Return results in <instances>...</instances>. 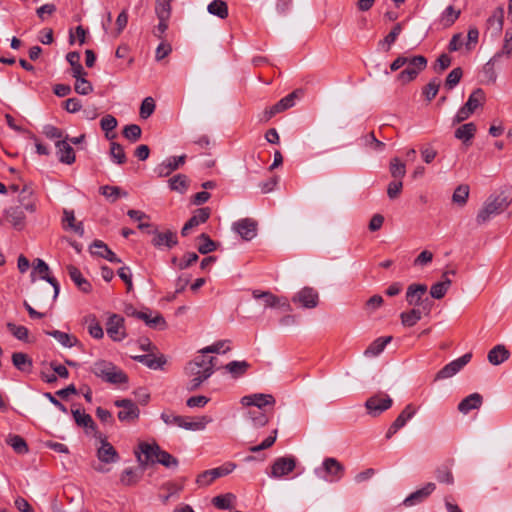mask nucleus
Segmentation results:
<instances>
[{
    "instance_id": "nucleus-1",
    "label": "nucleus",
    "mask_w": 512,
    "mask_h": 512,
    "mask_svg": "<svg viewBox=\"0 0 512 512\" xmlns=\"http://www.w3.org/2000/svg\"><path fill=\"white\" fill-rule=\"evenodd\" d=\"M215 357L197 356L187 363L184 373L190 378L187 383L188 391L197 390L214 373Z\"/></svg>"
},
{
    "instance_id": "nucleus-2",
    "label": "nucleus",
    "mask_w": 512,
    "mask_h": 512,
    "mask_svg": "<svg viewBox=\"0 0 512 512\" xmlns=\"http://www.w3.org/2000/svg\"><path fill=\"white\" fill-rule=\"evenodd\" d=\"M510 203L511 199L505 194V192H501L497 195H490L477 214V224L483 225L487 223L494 216L504 212Z\"/></svg>"
},
{
    "instance_id": "nucleus-3",
    "label": "nucleus",
    "mask_w": 512,
    "mask_h": 512,
    "mask_svg": "<svg viewBox=\"0 0 512 512\" xmlns=\"http://www.w3.org/2000/svg\"><path fill=\"white\" fill-rule=\"evenodd\" d=\"M427 289L425 284H411L406 291L407 303L415 308H421L426 316L430 314L433 307V301L425 297Z\"/></svg>"
},
{
    "instance_id": "nucleus-4",
    "label": "nucleus",
    "mask_w": 512,
    "mask_h": 512,
    "mask_svg": "<svg viewBox=\"0 0 512 512\" xmlns=\"http://www.w3.org/2000/svg\"><path fill=\"white\" fill-rule=\"evenodd\" d=\"M314 473L326 482L334 483L342 479L345 467L336 458L327 457L323 460L321 466L314 469Z\"/></svg>"
},
{
    "instance_id": "nucleus-5",
    "label": "nucleus",
    "mask_w": 512,
    "mask_h": 512,
    "mask_svg": "<svg viewBox=\"0 0 512 512\" xmlns=\"http://www.w3.org/2000/svg\"><path fill=\"white\" fill-rule=\"evenodd\" d=\"M406 68L397 75V80L406 84L414 80L427 67V59L422 55L408 58Z\"/></svg>"
},
{
    "instance_id": "nucleus-6",
    "label": "nucleus",
    "mask_w": 512,
    "mask_h": 512,
    "mask_svg": "<svg viewBox=\"0 0 512 512\" xmlns=\"http://www.w3.org/2000/svg\"><path fill=\"white\" fill-rule=\"evenodd\" d=\"M302 94V90L297 89L288 94L287 96L283 97L281 100H279L276 104L273 106L265 109L263 112V116L261 117V121L267 122L269 121L273 116H275L278 113H281L289 108H292L295 105L296 100L300 97Z\"/></svg>"
},
{
    "instance_id": "nucleus-7",
    "label": "nucleus",
    "mask_w": 512,
    "mask_h": 512,
    "mask_svg": "<svg viewBox=\"0 0 512 512\" xmlns=\"http://www.w3.org/2000/svg\"><path fill=\"white\" fill-rule=\"evenodd\" d=\"M252 296L256 300H263L265 308H278L284 312L292 310L291 305L286 297H278L270 291L253 290Z\"/></svg>"
},
{
    "instance_id": "nucleus-8",
    "label": "nucleus",
    "mask_w": 512,
    "mask_h": 512,
    "mask_svg": "<svg viewBox=\"0 0 512 512\" xmlns=\"http://www.w3.org/2000/svg\"><path fill=\"white\" fill-rule=\"evenodd\" d=\"M235 468L234 463L227 462L222 466L205 470L197 476L196 483L199 486H209L216 479L230 474Z\"/></svg>"
},
{
    "instance_id": "nucleus-9",
    "label": "nucleus",
    "mask_w": 512,
    "mask_h": 512,
    "mask_svg": "<svg viewBox=\"0 0 512 512\" xmlns=\"http://www.w3.org/2000/svg\"><path fill=\"white\" fill-rule=\"evenodd\" d=\"M393 404L392 398L384 393H378L369 397L365 402V408L369 415L376 417L384 411L391 408Z\"/></svg>"
},
{
    "instance_id": "nucleus-10",
    "label": "nucleus",
    "mask_w": 512,
    "mask_h": 512,
    "mask_svg": "<svg viewBox=\"0 0 512 512\" xmlns=\"http://www.w3.org/2000/svg\"><path fill=\"white\" fill-rule=\"evenodd\" d=\"M147 233L153 236L151 243L158 249H171L178 243L177 233L171 230L162 232L155 228L153 230H148Z\"/></svg>"
},
{
    "instance_id": "nucleus-11",
    "label": "nucleus",
    "mask_w": 512,
    "mask_h": 512,
    "mask_svg": "<svg viewBox=\"0 0 512 512\" xmlns=\"http://www.w3.org/2000/svg\"><path fill=\"white\" fill-rule=\"evenodd\" d=\"M114 405L121 409L117 415L121 422L132 423L139 418L140 410L132 400L119 399L114 402Z\"/></svg>"
},
{
    "instance_id": "nucleus-12",
    "label": "nucleus",
    "mask_w": 512,
    "mask_h": 512,
    "mask_svg": "<svg viewBox=\"0 0 512 512\" xmlns=\"http://www.w3.org/2000/svg\"><path fill=\"white\" fill-rule=\"evenodd\" d=\"M472 358L471 353H466L463 356L446 364L439 370L435 376V380L447 379L457 374L465 365H467Z\"/></svg>"
},
{
    "instance_id": "nucleus-13",
    "label": "nucleus",
    "mask_w": 512,
    "mask_h": 512,
    "mask_svg": "<svg viewBox=\"0 0 512 512\" xmlns=\"http://www.w3.org/2000/svg\"><path fill=\"white\" fill-rule=\"evenodd\" d=\"M49 270L50 269H49V266L47 265V263L44 260L38 258L35 260V262L33 264V271L31 273V277H32V281H34L35 280L34 274L38 273L42 280L47 281L53 287V290H54L53 298L55 299V298H57V296L59 294L60 285L55 277L49 275Z\"/></svg>"
},
{
    "instance_id": "nucleus-14",
    "label": "nucleus",
    "mask_w": 512,
    "mask_h": 512,
    "mask_svg": "<svg viewBox=\"0 0 512 512\" xmlns=\"http://www.w3.org/2000/svg\"><path fill=\"white\" fill-rule=\"evenodd\" d=\"M275 398L271 394L254 393L243 396L240 403L243 406H253L254 409L265 410L267 406H274Z\"/></svg>"
},
{
    "instance_id": "nucleus-15",
    "label": "nucleus",
    "mask_w": 512,
    "mask_h": 512,
    "mask_svg": "<svg viewBox=\"0 0 512 512\" xmlns=\"http://www.w3.org/2000/svg\"><path fill=\"white\" fill-rule=\"evenodd\" d=\"M292 301L305 309H312L318 305L319 295L314 288L304 287L293 296Z\"/></svg>"
},
{
    "instance_id": "nucleus-16",
    "label": "nucleus",
    "mask_w": 512,
    "mask_h": 512,
    "mask_svg": "<svg viewBox=\"0 0 512 512\" xmlns=\"http://www.w3.org/2000/svg\"><path fill=\"white\" fill-rule=\"evenodd\" d=\"M106 331L113 341H122L126 337L124 318L118 314H112L106 323Z\"/></svg>"
},
{
    "instance_id": "nucleus-17",
    "label": "nucleus",
    "mask_w": 512,
    "mask_h": 512,
    "mask_svg": "<svg viewBox=\"0 0 512 512\" xmlns=\"http://www.w3.org/2000/svg\"><path fill=\"white\" fill-rule=\"evenodd\" d=\"M296 467V460L294 457H279L277 458L272 467L270 476L273 478H281L291 473Z\"/></svg>"
},
{
    "instance_id": "nucleus-18",
    "label": "nucleus",
    "mask_w": 512,
    "mask_h": 512,
    "mask_svg": "<svg viewBox=\"0 0 512 512\" xmlns=\"http://www.w3.org/2000/svg\"><path fill=\"white\" fill-rule=\"evenodd\" d=\"M416 413V409L412 404L406 405V407L402 410V412L398 415V417L393 421L386 433V439H390L394 434L398 432L401 428H403L406 423L413 418Z\"/></svg>"
},
{
    "instance_id": "nucleus-19",
    "label": "nucleus",
    "mask_w": 512,
    "mask_h": 512,
    "mask_svg": "<svg viewBox=\"0 0 512 512\" xmlns=\"http://www.w3.org/2000/svg\"><path fill=\"white\" fill-rule=\"evenodd\" d=\"M185 161V154L180 156H172L164 160L161 164L157 165L154 171L159 177H167L180 166L184 165Z\"/></svg>"
},
{
    "instance_id": "nucleus-20",
    "label": "nucleus",
    "mask_w": 512,
    "mask_h": 512,
    "mask_svg": "<svg viewBox=\"0 0 512 512\" xmlns=\"http://www.w3.org/2000/svg\"><path fill=\"white\" fill-rule=\"evenodd\" d=\"M233 228L244 240H251L257 234V223L251 218L235 222Z\"/></svg>"
},
{
    "instance_id": "nucleus-21",
    "label": "nucleus",
    "mask_w": 512,
    "mask_h": 512,
    "mask_svg": "<svg viewBox=\"0 0 512 512\" xmlns=\"http://www.w3.org/2000/svg\"><path fill=\"white\" fill-rule=\"evenodd\" d=\"M55 146L61 163L71 165L75 162V152L70 143H68V135L65 136L64 140L56 141Z\"/></svg>"
},
{
    "instance_id": "nucleus-22",
    "label": "nucleus",
    "mask_w": 512,
    "mask_h": 512,
    "mask_svg": "<svg viewBox=\"0 0 512 512\" xmlns=\"http://www.w3.org/2000/svg\"><path fill=\"white\" fill-rule=\"evenodd\" d=\"M436 488V485L432 482L427 483L421 489L416 490L406 497L403 501L405 506H413L423 502Z\"/></svg>"
},
{
    "instance_id": "nucleus-23",
    "label": "nucleus",
    "mask_w": 512,
    "mask_h": 512,
    "mask_svg": "<svg viewBox=\"0 0 512 512\" xmlns=\"http://www.w3.org/2000/svg\"><path fill=\"white\" fill-rule=\"evenodd\" d=\"M97 457L103 463H116L119 454L116 449L106 440L101 439V447L97 450Z\"/></svg>"
},
{
    "instance_id": "nucleus-24",
    "label": "nucleus",
    "mask_w": 512,
    "mask_h": 512,
    "mask_svg": "<svg viewBox=\"0 0 512 512\" xmlns=\"http://www.w3.org/2000/svg\"><path fill=\"white\" fill-rule=\"evenodd\" d=\"M211 422L212 418L209 416H199L196 418L182 416L180 428L191 431H201Z\"/></svg>"
},
{
    "instance_id": "nucleus-25",
    "label": "nucleus",
    "mask_w": 512,
    "mask_h": 512,
    "mask_svg": "<svg viewBox=\"0 0 512 512\" xmlns=\"http://www.w3.org/2000/svg\"><path fill=\"white\" fill-rule=\"evenodd\" d=\"M91 253L108 260L111 263H120L121 259L101 240H95L91 245Z\"/></svg>"
},
{
    "instance_id": "nucleus-26",
    "label": "nucleus",
    "mask_w": 512,
    "mask_h": 512,
    "mask_svg": "<svg viewBox=\"0 0 512 512\" xmlns=\"http://www.w3.org/2000/svg\"><path fill=\"white\" fill-rule=\"evenodd\" d=\"M454 275L455 270H449L445 271L442 275L443 280L440 282H437L433 284L430 288V295L434 299H442L445 294L447 293L450 285L451 280L449 279L448 275Z\"/></svg>"
},
{
    "instance_id": "nucleus-27",
    "label": "nucleus",
    "mask_w": 512,
    "mask_h": 512,
    "mask_svg": "<svg viewBox=\"0 0 512 512\" xmlns=\"http://www.w3.org/2000/svg\"><path fill=\"white\" fill-rule=\"evenodd\" d=\"M71 412L78 426L85 428L87 433L92 431L94 436L97 437L98 431L96 424L89 414L81 412L79 409L72 410Z\"/></svg>"
},
{
    "instance_id": "nucleus-28",
    "label": "nucleus",
    "mask_w": 512,
    "mask_h": 512,
    "mask_svg": "<svg viewBox=\"0 0 512 512\" xmlns=\"http://www.w3.org/2000/svg\"><path fill=\"white\" fill-rule=\"evenodd\" d=\"M67 271L70 279L74 282V284L84 293H89L92 289L90 282L82 275L81 271L73 266L69 265L67 267Z\"/></svg>"
},
{
    "instance_id": "nucleus-29",
    "label": "nucleus",
    "mask_w": 512,
    "mask_h": 512,
    "mask_svg": "<svg viewBox=\"0 0 512 512\" xmlns=\"http://www.w3.org/2000/svg\"><path fill=\"white\" fill-rule=\"evenodd\" d=\"M139 449L141 453L144 455V460L142 459V456L140 454H137V459L140 463L146 464L148 462H155L157 458V454L160 451V447L158 444H149V443H140Z\"/></svg>"
},
{
    "instance_id": "nucleus-30",
    "label": "nucleus",
    "mask_w": 512,
    "mask_h": 512,
    "mask_svg": "<svg viewBox=\"0 0 512 512\" xmlns=\"http://www.w3.org/2000/svg\"><path fill=\"white\" fill-rule=\"evenodd\" d=\"M482 403L483 397L479 393H472L461 400L458 410L463 414H468L471 410L480 408Z\"/></svg>"
},
{
    "instance_id": "nucleus-31",
    "label": "nucleus",
    "mask_w": 512,
    "mask_h": 512,
    "mask_svg": "<svg viewBox=\"0 0 512 512\" xmlns=\"http://www.w3.org/2000/svg\"><path fill=\"white\" fill-rule=\"evenodd\" d=\"M132 358L153 370L162 369L166 364V358L164 356L156 357L153 354L136 355Z\"/></svg>"
},
{
    "instance_id": "nucleus-32",
    "label": "nucleus",
    "mask_w": 512,
    "mask_h": 512,
    "mask_svg": "<svg viewBox=\"0 0 512 512\" xmlns=\"http://www.w3.org/2000/svg\"><path fill=\"white\" fill-rule=\"evenodd\" d=\"M510 357L509 350L502 344L494 346L487 355L489 363L492 365H500L508 360Z\"/></svg>"
},
{
    "instance_id": "nucleus-33",
    "label": "nucleus",
    "mask_w": 512,
    "mask_h": 512,
    "mask_svg": "<svg viewBox=\"0 0 512 512\" xmlns=\"http://www.w3.org/2000/svg\"><path fill=\"white\" fill-rule=\"evenodd\" d=\"M139 320L145 322V324L151 328L164 329L166 327V321L160 313H156L152 316L150 310L140 311L138 316Z\"/></svg>"
},
{
    "instance_id": "nucleus-34",
    "label": "nucleus",
    "mask_w": 512,
    "mask_h": 512,
    "mask_svg": "<svg viewBox=\"0 0 512 512\" xmlns=\"http://www.w3.org/2000/svg\"><path fill=\"white\" fill-rule=\"evenodd\" d=\"M392 341V336L379 337L375 339L364 351L367 357H375L383 352L387 344Z\"/></svg>"
},
{
    "instance_id": "nucleus-35",
    "label": "nucleus",
    "mask_w": 512,
    "mask_h": 512,
    "mask_svg": "<svg viewBox=\"0 0 512 512\" xmlns=\"http://www.w3.org/2000/svg\"><path fill=\"white\" fill-rule=\"evenodd\" d=\"M424 312L421 308H412L409 311L400 314L401 324L405 327H413L416 325L423 316Z\"/></svg>"
},
{
    "instance_id": "nucleus-36",
    "label": "nucleus",
    "mask_w": 512,
    "mask_h": 512,
    "mask_svg": "<svg viewBox=\"0 0 512 512\" xmlns=\"http://www.w3.org/2000/svg\"><path fill=\"white\" fill-rule=\"evenodd\" d=\"M476 130V125L473 122H469L458 127L455 130L454 136L464 144H468L475 136Z\"/></svg>"
},
{
    "instance_id": "nucleus-37",
    "label": "nucleus",
    "mask_w": 512,
    "mask_h": 512,
    "mask_svg": "<svg viewBox=\"0 0 512 512\" xmlns=\"http://www.w3.org/2000/svg\"><path fill=\"white\" fill-rule=\"evenodd\" d=\"M7 220L16 229H22L25 220V214L20 207H10L5 210Z\"/></svg>"
},
{
    "instance_id": "nucleus-38",
    "label": "nucleus",
    "mask_w": 512,
    "mask_h": 512,
    "mask_svg": "<svg viewBox=\"0 0 512 512\" xmlns=\"http://www.w3.org/2000/svg\"><path fill=\"white\" fill-rule=\"evenodd\" d=\"M45 333L47 335L53 337L54 339H56L63 347H66V348H71L78 343V339L75 336L70 335L66 332H62L59 330H52V331H46Z\"/></svg>"
},
{
    "instance_id": "nucleus-39",
    "label": "nucleus",
    "mask_w": 512,
    "mask_h": 512,
    "mask_svg": "<svg viewBox=\"0 0 512 512\" xmlns=\"http://www.w3.org/2000/svg\"><path fill=\"white\" fill-rule=\"evenodd\" d=\"M63 214H64V217H63L64 228L65 229L69 228V229L73 230L76 234H78L79 236H83V234H84L83 224L81 222L75 223L74 212L65 209Z\"/></svg>"
},
{
    "instance_id": "nucleus-40",
    "label": "nucleus",
    "mask_w": 512,
    "mask_h": 512,
    "mask_svg": "<svg viewBox=\"0 0 512 512\" xmlns=\"http://www.w3.org/2000/svg\"><path fill=\"white\" fill-rule=\"evenodd\" d=\"M13 365L22 372H30L32 368V360L27 354L15 352L12 354Z\"/></svg>"
},
{
    "instance_id": "nucleus-41",
    "label": "nucleus",
    "mask_w": 512,
    "mask_h": 512,
    "mask_svg": "<svg viewBox=\"0 0 512 512\" xmlns=\"http://www.w3.org/2000/svg\"><path fill=\"white\" fill-rule=\"evenodd\" d=\"M247 416L256 428L264 427L269 422V417L265 410L249 409Z\"/></svg>"
},
{
    "instance_id": "nucleus-42",
    "label": "nucleus",
    "mask_w": 512,
    "mask_h": 512,
    "mask_svg": "<svg viewBox=\"0 0 512 512\" xmlns=\"http://www.w3.org/2000/svg\"><path fill=\"white\" fill-rule=\"evenodd\" d=\"M250 364L243 360V361H231L228 364H226L225 369L234 377L238 378L240 376H243L247 370L249 369Z\"/></svg>"
},
{
    "instance_id": "nucleus-43",
    "label": "nucleus",
    "mask_w": 512,
    "mask_h": 512,
    "mask_svg": "<svg viewBox=\"0 0 512 512\" xmlns=\"http://www.w3.org/2000/svg\"><path fill=\"white\" fill-rule=\"evenodd\" d=\"M512 54V31L505 32L504 43L502 49L498 51L491 59L490 62H498L502 56L510 57Z\"/></svg>"
},
{
    "instance_id": "nucleus-44",
    "label": "nucleus",
    "mask_w": 512,
    "mask_h": 512,
    "mask_svg": "<svg viewBox=\"0 0 512 512\" xmlns=\"http://www.w3.org/2000/svg\"><path fill=\"white\" fill-rule=\"evenodd\" d=\"M211 15L217 16L220 19L228 17V6L224 0H213L207 7Z\"/></svg>"
},
{
    "instance_id": "nucleus-45",
    "label": "nucleus",
    "mask_w": 512,
    "mask_h": 512,
    "mask_svg": "<svg viewBox=\"0 0 512 512\" xmlns=\"http://www.w3.org/2000/svg\"><path fill=\"white\" fill-rule=\"evenodd\" d=\"M363 145L376 153H382L385 150V143L378 140L373 132L368 133L363 138Z\"/></svg>"
},
{
    "instance_id": "nucleus-46",
    "label": "nucleus",
    "mask_w": 512,
    "mask_h": 512,
    "mask_svg": "<svg viewBox=\"0 0 512 512\" xmlns=\"http://www.w3.org/2000/svg\"><path fill=\"white\" fill-rule=\"evenodd\" d=\"M504 22V9L503 7H497L492 15L487 19V24L490 28L496 30V32H500L503 28Z\"/></svg>"
},
{
    "instance_id": "nucleus-47",
    "label": "nucleus",
    "mask_w": 512,
    "mask_h": 512,
    "mask_svg": "<svg viewBox=\"0 0 512 512\" xmlns=\"http://www.w3.org/2000/svg\"><path fill=\"white\" fill-rule=\"evenodd\" d=\"M110 157L112 161L118 165H122L127 161L123 146L114 141L110 143Z\"/></svg>"
},
{
    "instance_id": "nucleus-48",
    "label": "nucleus",
    "mask_w": 512,
    "mask_h": 512,
    "mask_svg": "<svg viewBox=\"0 0 512 512\" xmlns=\"http://www.w3.org/2000/svg\"><path fill=\"white\" fill-rule=\"evenodd\" d=\"M389 171L394 180H401L406 175V166L398 157L390 160Z\"/></svg>"
},
{
    "instance_id": "nucleus-49",
    "label": "nucleus",
    "mask_w": 512,
    "mask_h": 512,
    "mask_svg": "<svg viewBox=\"0 0 512 512\" xmlns=\"http://www.w3.org/2000/svg\"><path fill=\"white\" fill-rule=\"evenodd\" d=\"M236 497L232 493L218 495L212 499L213 505L221 510L231 509Z\"/></svg>"
},
{
    "instance_id": "nucleus-50",
    "label": "nucleus",
    "mask_w": 512,
    "mask_h": 512,
    "mask_svg": "<svg viewBox=\"0 0 512 512\" xmlns=\"http://www.w3.org/2000/svg\"><path fill=\"white\" fill-rule=\"evenodd\" d=\"M485 101V93L481 88L475 89L469 96L465 105L470 108L473 112Z\"/></svg>"
},
{
    "instance_id": "nucleus-51",
    "label": "nucleus",
    "mask_w": 512,
    "mask_h": 512,
    "mask_svg": "<svg viewBox=\"0 0 512 512\" xmlns=\"http://www.w3.org/2000/svg\"><path fill=\"white\" fill-rule=\"evenodd\" d=\"M171 1L172 0H156L155 13L158 20L170 19L172 10Z\"/></svg>"
},
{
    "instance_id": "nucleus-52",
    "label": "nucleus",
    "mask_w": 512,
    "mask_h": 512,
    "mask_svg": "<svg viewBox=\"0 0 512 512\" xmlns=\"http://www.w3.org/2000/svg\"><path fill=\"white\" fill-rule=\"evenodd\" d=\"M85 323L88 324V332L91 337L95 339H101L104 336L103 328L100 323L96 320V317L89 315L85 318Z\"/></svg>"
},
{
    "instance_id": "nucleus-53",
    "label": "nucleus",
    "mask_w": 512,
    "mask_h": 512,
    "mask_svg": "<svg viewBox=\"0 0 512 512\" xmlns=\"http://www.w3.org/2000/svg\"><path fill=\"white\" fill-rule=\"evenodd\" d=\"M114 369V364L112 362L106 361V360H99L96 361L93 366L91 367V372L101 378H103L107 375L108 371H111Z\"/></svg>"
},
{
    "instance_id": "nucleus-54",
    "label": "nucleus",
    "mask_w": 512,
    "mask_h": 512,
    "mask_svg": "<svg viewBox=\"0 0 512 512\" xmlns=\"http://www.w3.org/2000/svg\"><path fill=\"white\" fill-rule=\"evenodd\" d=\"M461 14L460 10H456L453 6H448L441 13V22L444 27L452 26Z\"/></svg>"
},
{
    "instance_id": "nucleus-55",
    "label": "nucleus",
    "mask_w": 512,
    "mask_h": 512,
    "mask_svg": "<svg viewBox=\"0 0 512 512\" xmlns=\"http://www.w3.org/2000/svg\"><path fill=\"white\" fill-rule=\"evenodd\" d=\"M169 187L173 191L184 193L188 188V179L184 174H177L169 179Z\"/></svg>"
},
{
    "instance_id": "nucleus-56",
    "label": "nucleus",
    "mask_w": 512,
    "mask_h": 512,
    "mask_svg": "<svg viewBox=\"0 0 512 512\" xmlns=\"http://www.w3.org/2000/svg\"><path fill=\"white\" fill-rule=\"evenodd\" d=\"M6 442L18 454H25L28 452L26 441L19 435H9Z\"/></svg>"
},
{
    "instance_id": "nucleus-57",
    "label": "nucleus",
    "mask_w": 512,
    "mask_h": 512,
    "mask_svg": "<svg viewBox=\"0 0 512 512\" xmlns=\"http://www.w3.org/2000/svg\"><path fill=\"white\" fill-rule=\"evenodd\" d=\"M103 381L111 384H123L128 381V377L121 369L114 365V369L107 372V375L103 378Z\"/></svg>"
},
{
    "instance_id": "nucleus-58",
    "label": "nucleus",
    "mask_w": 512,
    "mask_h": 512,
    "mask_svg": "<svg viewBox=\"0 0 512 512\" xmlns=\"http://www.w3.org/2000/svg\"><path fill=\"white\" fill-rule=\"evenodd\" d=\"M103 381L111 384H123L128 381V377L121 369L114 365V369L107 372V375L103 378Z\"/></svg>"
},
{
    "instance_id": "nucleus-59",
    "label": "nucleus",
    "mask_w": 512,
    "mask_h": 512,
    "mask_svg": "<svg viewBox=\"0 0 512 512\" xmlns=\"http://www.w3.org/2000/svg\"><path fill=\"white\" fill-rule=\"evenodd\" d=\"M100 191L111 202H116L120 196L127 197L128 195L126 191H122L118 186L105 185L100 188Z\"/></svg>"
},
{
    "instance_id": "nucleus-60",
    "label": "nucleus",
    "mask_w": 512,
    "mask_h": 512,
    "mask_svg": "<svg viewBox=\"0 0 512 512\" xmlns=\"http://www.w3.org/2000/svg\"><path fill=\"white\" fill-rule=\"evenodd\" d=\"M199 245L197 247L199 253L205 255L216 250V243L209 237V235L202 233L199 237Z\"/></svg>"
},
{
    "instance_id": "nucleus-61",
    "label": "nucleus",
    "mask_w": 512,
    "mask_h": 512,
    "mask_svg": "<svg viewBox=\"0 0 512 512\" xmlns=\"http://www.w3.org/2000/svg\"><path fill=\"white\" fill-rule=\"evenodd\" d=\"M210 217V209L199 208L195 214L187 221L191 228H194L202 223H205Z\"/></svg>"
},
{
    "instance_id": "nucleus-62",
    "label": "nucleus",
    "mask_w": 512,
    "mask_h": 512,
    "mask_svg": "<svg viewBox=\"0 0 512 512\" xmlns=\"http://www.w3.org/2000/svg\"><path fill=\"white\" fill-rule=\"evenodd\" d=\"M401 32L402 24H395L389 34L382 41H380L379 45L383 46L385 51H389L391 45L396 41Z\"/></svg>"
},
{
    "instance_id": "nucleus-63",
    "label": "nucleus",
    "mask_w": 512,
    "mask_h": 512,
    "mask_svg": "<svg viewBox=\"0 0 512 512\" xmlns=\"http://www.w3.org/2000/svg\"><path fill=\"white\" fill-rule=\"evenodd\" d=\"M122 134L127 140L134 143L141 138L142 130L137 124H129L123 128Z\"/></svg>"
},
{
    "instance_id": "nucleus-64",
    "label": "nucleus",
    "mask_w": 512,
    "mask_h": 512,
    "mask_svg": "<svg viewBox=\"0 0 512 512\" xmlns=\"http://www.w3.org/2000/svg\"><path fill=\"white\" fill-rule=\"evenodd\" d=\"M468 197H469V186L463 184V185H459L454 190L452 200L454 203L463 206L466 204Z\"/></svg>"
}]
</instances>
